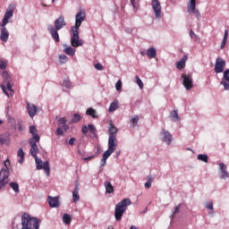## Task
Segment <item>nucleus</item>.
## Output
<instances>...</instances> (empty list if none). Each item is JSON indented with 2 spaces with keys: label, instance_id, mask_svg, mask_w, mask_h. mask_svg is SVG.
<instances>
[{
  "label": "nucleus",
  "instance_id": "1",
  "mask_svg": "<svg viewBox=\"0 0 229 229\" xmlns=\"http://www.w3.org/2000/svg\"><path fill=\"white\" fill-rule=\"evenodd\" d=\"M37 142L35 140H30L29 143L30 144V155L35 158L36 162V168L38 171H40L43 169L47 174V176H49L51 168L49 167V161L42 162V159L38 158V156L37 154L38 153V146H37Z\"/></svg>",
  "mask_w": 229,
  "mask_h": 229
},
{
  "label": "nucleus",
  "instance_id": "2",
  "mask_svg": "<svg viewBox=\"0 0 229 229\" xmlns=\"http://www.w3.org/2000/svg\"><path fill=\"white\" fill-rule=\"evenodd\" d=\"M65 26H67V22H65L64 15H60L58 19L55 21L54 26L53 24L47 25V31L50 33L55 42H60V35L58 34V31L65 28Z\"/></svg>",
  "mask_w": 229,
  "mask_h": 229
},
{
  "label": "nucleus",
  "instance_id": "3",
  "mask_svg": "<svg viewBox=\"0 0 229 229\" xmlns=\"http://www.w3.org/2000/svg\"><path fill=\"white\" fill-rule=\"evenodd\" d=\"M131 205V200L130 199H123L114 208V217L116 221H121L123 216L126 212L128 207Z\"/></svg>",
  "mask_w": 229,
  "mask_h": 229
},
{
  "label": "nucleus",
  "instance_id": "4",
  "mask_svg": "<svg viewBox=\"0 0 229 229\" xmlns=\"http://www.w3.org/2000/svg\"><path fill=\"white\" fill-rule=\"evenodd\" d=\"M71 46L72 47H80V46H83V40L80 39L79 30L71 29Z\"/></svg>",
  "mask_w": 229,
  "mask_h": 229
},
{
  "label": "nucleus",
  "instance_id": "5",
  "mask_svg": "<svg viewBox=\"0 0 229 229\" xmlns=\"http://www.w3.org/2000/svg\"><path fill=\"white\" fill-rule=\"evenodd\" d=\"M6 168H3L0 171V190L4 189L6 185H8L10 180V171L8 170V166H6V163H4Z\"/></svg>",
  "mask_w": 229,
  "mask_h": 229
},
{
  "label": "nucleus",
  "instance_id": "6",
  "mask_svg": "<svg viewBox=\"0 0 229 229\" xmlns=\"http://www.w3.org/2000/svg\"><path fill=\"white\" fill-rule=\"evenodd\" d=\"M218 176L220 180H226L229 178L228 167L225 165V163L218 164Z\"/></svg>",
  "mask_w": 229,
  "mask_h": 229
},
{
  "label": "nucleus",
  "instance_id": "7",
  "mask_svg": "<svg viewBox=\"0 0 229 229\" xmlns=\"http://www.w3.org/2000/svg\"><path fill=\"white\" fill-rule=\"evenodd\" d=\"M160 137H161L162 142H165V144H167V146H171V143L173 142V134L169 132V131H166L165 129H164L160 132Z\"/></svg>",
  "mask_w": 229,
  "mask_h": 229
},
{
  "label": "nucleus",
  "instance_id": "8",
  "mask_svg": "<svg viewBox=\"0 0 229 229\" xmlns=\"http://www.w3.org/2000/svg\"><path fill=\"white\" fill-rule=\"evenodd\" d=\"M182 85L186 90H191L194 87V81H192V76L182 74Z\"/></svg>",
  "mask_w": 229,
  "mask_h": 229
},
{
  "label": "nucleus",
  "instance_id": "9",
  "mask_svg": "<svg viewBox=\"0 0 229 229\" xmlns=\"http://www.w3.org/2000/svg\"><path fill=\"white\" fill-rule=\"evenodd\" d=\"M225 67H226V61L221 57H217L215 64V72H216V74L223 72Z\"/></svg>",
  "mask_w": 229,
  "mask_h": 229
},
{
  "label": "nucleus",
  "instance_id": "10",
  "mask_svg": "<svg viewBox=\"0 0 229 229\" xmlns=\"http://www.w3.org/2000/svg\"><path fill=\"white\" fill-rule=\"evenodd\" d=\"M83 21H85V13L79 12L75 16V25L71 27V30H80V27L81 26V22H83Z\"/></svg>",
  "mask_w": 229,
  "mask_h": 229
},
{
  "label": "nucleus",
  "instance_id": "11",
  "mask_svg": "<svg viewBox=\"0 0 229 229\" xmlns=\"http://www.w3.org/2000/svg\"><path fill=\"white\" fill-rule=\"evenodd\" d=\"M12 17H13V9L8 8L4 15V18L0 26L2 28H6V24L10 22V19H12Z\"/></svg>",
  "mask_w": 229,
  "mask_h": 229
},
{
  "label": "nucleus",
  "instance_id": "12",
  "mask_svg": "<svg viewBox=\"0 0 229 229\" xmlns=\"http://www.w3.org/2000/svg\"><path fill=\"white\" fill-rule=\"evenodd\" d=\"M152 8L156 18L160 19L162 17V5H160V2L158 0H152Z\"/></svg>",
  "mask_w": 229,
  "mask_h": 229
},
{
  "label": "nucleus",
  "instance_id": "13",
  "mask_svg": "<svg viewBox=\"0 0 229 229\" xmlns=\"http://www.w3.org/2000/svg\"><path fill=\"white\" fill-rule=\"evenodd\" d=\"M27 109H28L30 117H35V115H37V112H38V107H37L35 104H30L28 102H27Z\"/></svg>",
  "mask_w": 229,
  "mask_h": 229
},
{
  "label": "nucleus",
  "instance_id": "14",
  "mask_svg": "<svg viewBox=\"0 0 229 229\" xmlns=\"http://www.w3.org/2000/svg\"><path fill=\"white\" fill-rule=\"evenodd\" d=\"M48 205L51 208H58L60 207V200L58 197L48 196Z\"/></svg>",
  "mask_w": 229,
  "mask_h": 229
},
{
  "label": "nucleus",
  "instance_id": "15",
  "mask_svg": "<svg viewBox=\"0 0 229 229\" xmlns=\"http://www.w3.org/2000/svg\"><path fill=\"white\" fill-rule=\"evenodd\" d=\"M115 148H117V138L115 136H109L108 148L115 151Z\"/></svg>",
  "mask_w": 229,
  "mask_h": 229
},
{
  "label": "nucleus",
  "instance_id": "16",
  "mask_svg": "<svg viewBox=\"0 0 229 229\" xmlns=\"http://www.w3.org/2000/svg\"><path fill=\"white\" fill-rule=\"evenodd\" d=\"M8 38H10V32L8 31V29L2 28L0 33V39L2 40V42H8Z\"/></svg>",
  "mask_w": 229,
  "mask_h": 229
},
{
  "label": "nucleus",
  "instance_id": "17",
  "mask_svg": "<svg viewBox=\"0 0 229 229\" xmlns=\"http://www.w3.org/2000/svg\"><path fill=\"white\" fill-rule=\"evenodd\" d=\"M187 60H189V56L187 55H184L177 63L176 67L177 69H185V64L187 63Z\"/></svg>",
  "mask_w": 229,
  "mask_h": 229
},
{
  "label": "nucleus",
  "instance_id": "18",
  "mask_svg": "<svg viewBox=\"0 0 229 229\" xmlns=\"http://www.w3.org/2000/svg\"><path fill=\"white\" fill-rule=\"evenodd\" d=\"M37 131V127H35V125L30 126V133H31L32 139L35 140V142H38L40 140V136H38Z\"/></svg>",
  "mask_w": 229,
  "mask_h": 229
},
{
  "label": "nucleus",
  "instance_id": "19",
  "mask_svg": "<svg viewBox=\"0 0 229 229\" xmlns=\"http://www.w3.org/2000/svg\"><path fill=\"white\" fill-rule=\"evenodd\" d=\"M64 47V53H65V55H68L69 56H74V55L76 54V49L72 47H69L66 44L63 45Z\"/></svg>",
  "mask_w": 229,
  "mask_h": 229
},
{
  "label": "nucleus",
  "instance_id": "20",
  "mask_svg": "<svg viewBox=\"0 0 229 229\" xmlns=\"http://www.w3.org/2000/svg\"><path fill=\"white\" fill-rule=\"evenodd\" d=\"M56 120L59 128H63L64 130H65V131H67V130L69 129V126L67 125V120H65V118H60L58 116H56Z\"/></svg>",
  "mask_w": 229,
  "mask_h": 229
},
{
  "label": "nucleus",
  "instance_id": "21",
  "mask_svg": "<svg viewBox=\"0 0 229 229\" xmlns=\"http://www.w3.org/2000/svg\"><path fill=\"white\" fill-rule=\"evenodd\" d=\"M72 201L73 203L80 201V188H78V184L75 185V189L72 191Z\"/></svg>",
  "mask_w": 229,
  "mask_h": 229
},
{
  "label": "nucleus",
  "instance_id": "22",
  "mask_svg": "<svg viewBox=\"0 0 229 229\" xmlns=\"http://www.w3.org/2000/svg\"><path fill=\"white\" fill-rule=\"evenodd\" d=\"M117 131H119L117 127H115L114 123H110L109 129H108L109 137H115V135H117Z\"/></svg>",
  "mask_w": 229,
  "mask_h": 229
},
{
  "label": "nucleus",
  "instance_id": "23",
  "mask_svg": "<svg viewBox=\"0 0 229 229\" xmlns=\"http://www.w3.org/2000/svg\"><path fill=\"white\" fill-rule=\"evenodd\" d=\"M104 187L107 194H114V185H112V182H110L109 181H106L104 183Z\"/></svg>",
  "mask_w": 229,
  "mask_h": 229
},
{
  "label": "nucleus",
  "instance_id": "24",
  "mask_svg": "<svg viewBox=\"0 0 229 229\" xmlns=\"http://www.w3.org/2000/svg\"><path fill=\"white\" fill-rule=\"evenodd\" d=\"M86 115H89L93 119H98V117H99V115H98V111H96V109H94L92 107H89L87 109Z\"/></svg>",
  "mask_w": 229,
  "mask_h": 229
},
{
  "label": "nucleus",
  "instance_id": "25",
  "mask_svg": "<svg viewBox=\"0 0 229 229\" xmlns=\"http://www.w3.org/2000/svg\"><path fill=\"white\" fill-rule=\"evenodd\" d=\"M119 108V100L114 99L109 106L108 112H115Z\"/></svg>",
  "mask_w": 229,
  "mask_h": 229
},
{
  "label": "nucleus",
  "instance_id": "26",
  "mask_svg": "<svg viewBox=\"0 0 229 229\" xmlns=\"http://www.w3.org/2000/svg\"><path fill=\"white\" fill-rule=\"evenodd\" d=\"M0 143L8 146L10 144V135L2 134L0 135Z\"/></svg>",
  "mask_w": 229,
  "mask_h": 229
},
{
  "label": "nucleus",
  "instance_id": "27",
  "mask_svg": "<svg viewBox=\"0 0 229 229\" xmlns=\"http://www.w3.org/2000/svg\"><path fill=\"white\" fill-rule=\"evenodd\" d=\"M17 157H20V159L18 160V163L19 164H24V149L22 148H20L18 149V152H17Z\"/></svg>",
  "mask_w": 229,
  "mask_h": 229
},
{
  "label": "nucleus",
  "instance_id": "28",
  "mask_svg": "<svg viewBox=\"0 0 229 229\" xmlns=\"http://www.w3.org/2000/svg\"><path fill=\"white\" fill-rule=\"evenodd\" d=\"M224 83H228L229 85V69H226L225 71H224V75L222 78V81L220 82V85H223Z\"/></svg>",
  "mask_w": 229,
  "mask_h": 229
},
{
  "label": "nucleus",
  "instance_id": "29",
  "mask_svg": "<svg viewBox=\"0 0 229 229\" xmlns=\"http://www.w3.org/2000/svg\"><path fill=\"white\" fill-rule=\"evenodd\" d=\"M147 55L148 58H156L157 57V49L155 47H150L147 50Z\"/></svg>",
  "mask_w": 229,
  "mask_h": 229
},
{
  "label": "nucleus",
  "instance_id": "30",
  "mask_svg": "<svg viewBox=\"0 0 229 229\" xmlns=\"http://www.w3.org/2000/svg\"><path fill=\"white\" fill-rule=\"evenodd\" d=\"M226 40H228V30H225L224 38L222 40L220 49H225V47L226 46Z\"/></svg>",
  "mask_w": 229,
  "mask_h": 229
},
{
  "label": "nucleus",
  "instance_id": "31",
  "mask_svg": "<svg viewBox=\"0 0 229 229\" xmlns=\"http://www.w3.org/2000/svg\"><path fill=\"white\" fill-rule=\"evenodd\" d=\"M194 10H196V2H191L189 1L188 3V13H192V12H194Z\"/></svg>",
  "mask_w": 229,
  "mask_h": 229
},
{
  "label": "nucleus",
  "instance_id": "32",
  "mask_svg": "<svg viewBox=\"0 0 229 229\" xmlns=\"http://www.w3.org/2000/svg\"><path fill=\"white\" fill-rule=\"evenodd\" d=\"M197 158L200 160V162H205V164H208V156L207 154H199Z\"/></svg>",
  "mask_w": 229,
  "mask_h": 229
},
{
  "label": "nucleus",
  "instance_id": "33",
  "mask_svg": "<svg viewBox=\"0 0 229 229\" xmlns=\"http://www.w3.org/2000/svg\"><path fill=\"white\" fill-rule=\"evenodd\" d=\"M63 221L64 225H71V221H72V217L71 216V215L64 214L63 216Z\"/></svg>",
  "mask_w": 229,
  "mask_h": 229
},
{
  "label": "nucleus",
  "instance_id": "34",
  "mask_svg": "<svg viewBox=\"0 0 229 229\" xmlns=\"http://www.w3.org/2000/svg\"><path fill=\"white\" fill-rule=\"evenodd\" d=\"M10 187L13 189L14 192H21V190L19 189V183L15 182H12L9 183Z\"/></svg>",
  "mask_w": 229,
  "mask_h": 229
},
{
  "label": "nucleus",
  "instance_id": "35",
  "mask_svg": "<svg viewBox=\"0 0 229 229\" xmlns=\"http://www.w3.org/2000/svg\"><path fill=\"white\" fill-rule=\"evenodd\" d=\"M171 119H172V121H174L175 123H177V121H180V116L178 115L177 110L172 111Z\"/></svg>",
  "mask_w": 229,
  "mask_h": 229
},
{
  "label": "nucleus",
  "instance_id": "36",
  "mask_svg": "<svg viewBox=\"0 0 229 229\" xmlns=\"http://www.w3.org/2000/svg\"><path fill=\"white\" fill-rule=\"evenodd\" d=\"M63 87H64V89H72V82H71L69 79H64L63 81Z\"/></svg>",
  "mask_w": 229,
  "mask_h": 229
},
{
  "label": "nucleus",
  "instance_id": "37",
  "mask_svg": "<svg viewBox=\"0 0 229 229\" xmlns=\"http://www.w3.org/2000/svg\"><path fill=\"white\" fill-rule=\"evenodd\" d=\"M2 77H3L4 81L5 83H8V82L12 81V77H10V74H8L7 71L3 72Z\"/></svg>",
  "mask_w": 229,
  "mask_h": 229
},
{
  "label": "nucleus",
  "instance_id": "38",
  "mask_svg": "<svg viewBox=\"0 0 229 229\" xmlns=\"http://www.w3.org/2000/svg\"><path fill=\"white\" fill-rule=\"evenodd\" d=\"M147 182H145V189H151V183L153 182V176L148 175L147 177Z\"/></svg>",
  "mask_w": 229,
  "mask_h": 229
},
{
  "label": "nucleus",
  "instance_id": "39",
  "mask_svg": "<svg viewBox=\"0 0 229 229\" xmlns=\"http://www.w3.org/2000/svg\"><path fill=\"white\" fill-rule=\"evenodd\" d=\"M139 114H136L134 117H132L131 119V123L132 128H135V126H137V124H139Z\"/></svg>",
  "mask_w": 229,
  "mask_h": 229
},
{
  "label": "nucleus",
  "instance_id": "40",
  "mask_svg": "<svg viewBox=\"0 0 229 229\" xmlns=\"http://www.w3.org/2000/svg\"><path fill=\"white\" fill-rule=\"evenodd\" d=\"M180 208H182V204H179L175 207L174 210L172 212V215L170 216V218L173 219L176 214H180Z\"/></svg>",
  "mask_w": 229,
  "mask_h": 229
},
{
  "label": "nucleus",
  "instance_id": "41",
  "mask_svg": "<svg viewBox=\"0 0 229 229\" xmlns=\"http://www.w3.org/2000/svg\"><path fill=\"white\" fill-rule=\"evenodd\" d=\"M88 130L90 131V133H92V135H97L98 130L96 129V126H94V124H88Z\"/></svg>",
  "mask_w": 229,
  "mask_h": 229
},
{
  "label": "nucleus",
  "instance_id": "42",
  "mask_svg": "<svg viewBox=\"0 0 229 229\" xmlns=\"http://www.w3.org/2000/svg\"><path fill=\"white\" fill-rule=\"evenodd\" d=\"M114 150H112L111 148H108L107 150H106L103 153V158H106V160H108V157L112 155V153H114Z\"/></svg>",
  "mask_w": 229,
  "mask_h": 229
},
{
  "label": "nucleus",
  "instance_id": "43",
  "mask_svg": "<svg viewBox=\"0 0 229 229\" xmlns=\"http://www.w3.org/2000/svg\"><path fill=\"white\" fill-rule=\"evenodd\" d=\"M59 62L60 64H67V62H69V57H67L65 55H61L59 56Z\"/></svg>",
  "mask_w": 229,
  "mask_h": 229
},
{
  "label": "nucleus",
  "instance_id": "44",
  "mask_svg": "<svg viewBox=\"0 0 229 229\" xmlns=\"http://www.w3.org/2000/svg\"><path fill=\"white\" fill-rule=\"evenodd\" d=\"M80 121H81V115L79 114H74L72 123H80Z\"/></svg>",
  "mask_w": 229,
  "mask_h": 229
},
{
  "label": "nucleus",
  "instance_id": "45",
  "mask_svg": "<svg viewBox=\"0 0 229 229\" xmlns=\"http://www.w3.org/2000/svg\"><path fill=\"white\" fill-rule=\"evenodd\" d=\"M136 83L140 87V89H144V83L142 82V80L139 76H136Z\"/></svg>",
  "mask_w": 229,
  "mask_h": 229
},
{
  "label": "nucleus",
  "instance_id": "46",
  "mask_svg": "<svg viewBox=\"0 0 229 229\" xmlns=\"http://www.w3.org/2000/svg\"><path fill=\"white\" fill-rule=\"evenodd\" d=\"M205 207L208 208V210H214V202L208 201L206 202Z\"/></svg>",
  "mask_w": 229,
  "mask_h": 229
},
{
  "label": "nucleus",
  "instance_id": "47",
  "mask_svg": "<svg viewBox=\"0 0 229 229\" xmlns=\"http://www.w3.org/2000/svg\"><path fill=\"white\" fill-rule=\"evenodd\" d=\"M106 164V158L102 157V159L100 161L99 173H101V171H103V167H105Z\"/></svg>",
  "mask_w": 229,
  "mask_h": 229
},
{
  "label": "nucleus",
  "instance_id": "48",
  "mask_svg": "<svg viewBox=\"0 0 229 229\" xmlns=\"http://www.w3.org/2000/svg\"><path fill=\"white\" fill-rule=\"evenodd\" d=\"M190 37L191 38H195V40H199V37L192 30H190Z\"/></svg>",
  "mask_w": 229,
  "mask_h": 229
},
{
  "label": "nucleus",
  "instance_id": "49",
  "mask_svg": "<svg viewBox=\"0 0 229 229\" xmlns=\"http://www.w3.org/2000/svg\"><path fill=\"white\" fill-rule=\"evenodd\" d=\"M12 108V102L7 101L5 106V114H10V109Z\"/></svg>",
  "mask_w": 229,
  "mask_h": 229
},
{
  "label": "nucleus",
  "instance_id": "50",
  "mask_svg": "<svg viewBox=\"0 0 229 229\" xmlns=\"http://www.w3.org/2000/svg\"><path fill=\"white\" fill-rule=\"evenodd\" d=\"M95 69H97V71H103L104 67L103 64H101L100 63H97L94 64Z\"/></svg>",
  "mask_w": 229,
  "mask_h": 229
},
{
  "label": "nucleus",
  "instance_id": "51",
  "mask_svg": "<svg viewBox=\"0 0 229 229\" xmlns=\"http://www.w3.org/2000/svg\"><path fill=\"white\" fill-rule=\"evenodd\" d=\"M1 89L4 92V94H5V96H7V98H10V93H8V91L6 90V86H4V84H1Z\"/></svg>",
  "mask_w": 229,
  "mask_h": 229
},
{
  "label": "nucleus",
  "instance_id": "52",
  "mask_svg": "<svg viewBox=\"0 0 229 229\" xmlns=\"http://www.w3.org/2000/svg\"><path fill=\"white\" fill-rule=\"evenodd\" d=\"M5 83H6L7 90L11 92V94H13V89H12V81L5 82Z\"/></svg>",
  "mask_w": 229,
  "mask_h": 229
},
{
  "label": "nucleus",
  "instance_id": "53",
  "mask_svg": "<svg viewBox=\"0 0 229 229\" xmlns=\"http://www.w3.org/2000/svg\"><path fill=\"white\" fill-rule=\"evenodd\" d=\"M64 127H58L56 129V135L60 136V135H64V129H62Z\"/></svg>",
  "mask_w": 229,
  "mask_h": 229
},
{
  "label": "nucleus",
  "instance_id": "54",
  "mask_svg": "<svg viewBox=\"0 0 229 229\" xmlns=\"http://www.w3.org/2000/svg\"><path fill=\"white\" fill-rule=\"evenodd\" d=\"M81 131H82L83 135H87V133H89V127H87V125H83Z\"/></svg>",
  "mask_w": 229,
  "mask_h": 229
},
{
  "label": "nucleus",
  "instance_id": "55",
  "mask_svg": "<svg viewBox=\"0 0 229 229\" xmlns=\"http://www.w3.org/2000/svg\"><path fill=\"white\" fill-rule=\"evenodd\" d=\"M122 87H123V83L121 82V81H118L115 84L116 90H121Z\"/></svg>",
  "mask_w": 229,
  "mask_h": 229
},
{
  "label": "nucleus",
  "instance_id": "56",
  "mask_svg": "<svg viewBox=\"0 0 229 229\" xmlns=\"http://www.w3.org/2000/svg\"><path fill=\"white\" fill-rule=\"evenodd\" d=\"M192 13H194V15H195V17H196L197 19H199V17H200V15H201V13H199V10H196V9H194V12H192Z\"/></svg>",
  "mask_w": 229,
  "mask_h": 229
},
{
  "label": "nucleus",
  "instance_id": "57",
  "mask_svg": "<svg viewBox=\"0 0 229 229\" xmlns=\"http://www.w3.org/2000/svg\"><path fill=\"white\" fill-rule=\"evenodd\" d=\"M95 157H96V156L92 155L88 157H83L82 160H84V162H89V161L92 160V158H95Z\"/></svg>",
  "mask_w": 229,
  "mask_h": 229
},
{
  "label": "nucleus",
  "instance_id": "58",
  "mask_svg": "<svg viewBox=\"0 0 229 229\" xmlns=\"http://www.w3.org/2000/svg\"><path fill=\"white\" fill-rule=\"evenodd\" d=\"M139 3V0H131V4L133 6L134 9L137 8V4Z\"/></svg>",
  "mask_w": 229,
  "mask_h": 229
},
{
  "label": "nucleus",
  "instance_id": "59",
  "mask_svg": "<svg viewBox=\"0 0 229 229\" xmlns=\"http://www.w3.org/2000/svg\"><path fill=\"white\" fill-rule=\"evenodd\" d=\"M6 62L0 61V69H6Z\"/></svg>",
  "mask_w": 229,
  "mask_h": 229
},
{
  "label": "nucleus",
  "instance_id": "60",
  "mask_svg": "<svg viewBox=\"0 0 229 229\" xmlns=\"http://www.w3.org/2000/svg\"><path fill=\"white\" fill-rule=\"evenodd\" d=\"M74 142H76V138H71L69 140L70 146H74Z\"/></svg>",
  "mask_w": 229,
  "mask_h": 229
},
{
  "label": "nucleus",
  "instance_id": "61",
  "mask_svg": "<svg viewBox=\"0 0 229 229\" xmlns=\"http://www.w3.org/2000/svg\"><path fill=\"white\" fill-rule=\"evenodd\" d=\"M18 130L21 131H22V121H19L17 123Z\"/></svg>",
  "mask_w": 229,
  "mask_h": 229
},
{
  "label": "nucleus",
  "instance_id": "62",
  "mask_svg": "<svg viewBox=\"0 0 229 229\" xmlns=\"http://www.w3.org/2000/svg\"><path fill=\"white\" fill-rule=\"evenodd\" d=\"M222 83H223L224 89H225V90H229V84H228V83H225V81L222 82Z\"/></svg>",
  "mask_w": 229,
  "mask_h": 229
},
{
  "label": "nucleus",
  "instance_id": "63",
  "mask_svg": "<svg viewBox=\"0 0 229 229\" xmlns=\"http://www.w3.org/2000/svg\"><path fill=\"white\" fill-rule=\"evenodd\" d=\"M121 156V149H119V150H117L116 152H115V158H119V157Z\"/></svg>",
  "mask_w": 229,
  "mask_h": 229
},
{
  "label": "nucleus",
  "instance_id": "64",
  "mask_svg": "<svg viewBox=\"0 0 229 229\" xmlns=\"http://www.w3.org/2000/svg\"><path fill=\"white\" fill-rule=\"evenodd\" d=\"M130 229H139V228H137V226L135 225H131Z\"/></svg>",
  "mask_w": 229,
  "mask_h": 229
}]
</instances>
